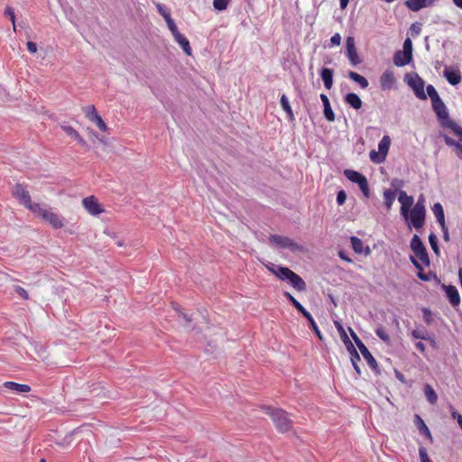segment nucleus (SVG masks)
Instances as JSON below:
<instances>
[{"instance_id": "nucleus-1", "label": "nucleus", "mask_w": 462, "mask_h": 462, "mask_svg": "<svg viewBox=\"0 0 462 462\" xmlns=\"http://www.w3.org/2000/svg\"><path fill=\"white\" fill-rule=\"evenodd\" d=\"M411 249L415 256H411L410 260L418 270V277L424 282L430 281V276L423 272V268L429 266L430 263V257L423 242L418 235L412 236L411 240Z\"/></svg>"}, {"instance_id": "nucleus-2", "label": "nucleus", "mask_w": 462, "mask_h": 462, "mask_svg": "<svg viewBox=\"0 0 462 462\" xmlns=\"http://www.w3.org/2000/svg\"><path fill=\"white\" fill-rule=\"evenodd\" d=\"M267 269L280 280L288 281L298 291L306 290V282L303 279L288 267L272 265L268 266Z\"/></svg>"}, {"instance_id": "nucleus-3", "label": "nucleus", "mask_w": 462, "mask_h": 462, "mask_svg": "<svg viewBox=\"0 0 462 462\" xmlns=\"http://www.w3.org/2000/svg\"><path fill=\"white\" fill-rule=\"evenodd\" d=\"M264 411L273 420L278 431L285 433L292 427V420L289 418L287 411L282 409L265 407Z\"/></svg>"}, {"instance_id": "nucleus-4", "label": "nucleus", "mask_w": 462, "mask_h": 462, "mask_svg": "<svg viewBox=\"0 0 462 462\" xmlns=\"http://www.w3.org/2000/svg\"><path fill=\"white\" fill-rule=\"evenodd\" d=\"M12 196L26 209L32 213L40 205V203H33L32 201V197L27 189V186L23 183H16L14 185L12 188Z\"/></svg>"}, {"instance_id": "nucleus-5", "label": "nucleus", "mask_w": 462, "mask_h": 462, "mask_svg": "<svg viewBox=\"0 0 462 462\" xmlns=\"http://www.w3.org/2000/svg\"><path fill=\"white\" fill-rule=\"evenodd\" d=\"M33 213L41 217L44 222L49 224L54 229H60L64 226V218L60 214L53 212L50 208L42 207L41 204Z\"/></svg>"}, {"instance_id": "nucleus-6", "label": "nucleus", "mask_w": 462, "mask_h": 462, "mask_svg": "<svg viewBox=\"0 0 462 462\" xmlns=\"http://www.w3.org/2000/svg\"><path fill=\"white\" fill-rule=\"evenodd\" d=\"M425 199L420 195L416 204L411 208V226L415 229L421 228L425 224L426 208Z\"/></svg>"}, {"instance_id": "nucleus-7", "label": "nucleus", "mask_w": 462, "mask_h": 462, "mask_svg": "<svg viewBox=\"0 0 462 462\" xmlns=\"http://www.w3.org/2000/svg\"><path fill=\"white\" fill-rule=\"evenodd\" d=\"M391 145V138L384 135L378 144V152L372 150L369 153L370 160L374 163H381L385 161Z\"/></svg>"}, {"instance_id": "nucleus-8", "label": "nucleus", "mask_w": 462, "mask_h": 462, "mask_svg": "<svg viewBox=\"0 0 462 462\" xmlns=\"http://www.w3.org/2000/svg\"><path fill=\"white\" fill-rule=\"evenodd\" d=\"M344 175L352 182L356 183L365 197L368 198L370 189L367 179L362 173L354 170H346Z\"/></svg>"}, {"instance_id": "nucleus-9", "label": "nucleus", "mask_w": 462, "mask_h": 462, "mask_svg": "<svg viewBox=\"0 0 462 462\" xmlns=\"http://www.w3.org/2000/svg\"><path fill=\"white\" fill-rule=\"evenodd\" d=\"M398 200L401 203V215L403 219L411 226V207L413 206V197L408 196L404 190L399 193Z\"/></svg>"}, {"instance_id": "nucleus-10", "label": "nucleus", "mask_w": 462, "mask_h": 462, "mask_svg": "<svg viewBox=\"0 0 462 462\" xmlns=\"http://www.w3.org/2000/svg\"><path fill=\"white\" fill-rule=\"evenodd\" d=\"M269 239L271 244L277 246L278 248H288L293 253L302 251V247L300 245L287 236L273 235Z\"/></svg>"}, {"instance_id": "nucleus-11", "label": "nucleus", "mask_w": 462, "mask_h": 462, "mask_svg": "<svg viewBox=\"0 0 462 462\" xmlns=\"http://www.w3.org/2000/svg\"><path fill=\"white\" fill-rule=\"evenodd\" d=\"M82 206L91 216L100 215L105 211L104 207L98 202V199L91 195L82 199Z\"/></svg>"}, {"instance_id": "nucleus-12", "label": "nucleus", "mask_w": 462, "mask_h": 462, "mask_svg": "<svg viewBox=\"0 0 462 462\" xmlns=\"http://www.w3.org/2000/svg\"><path fill=\"white\" fill-rule=\"evenodd\" d=\"M346 55L348 58L350 64L352 66H356L361 63V59L358 56L356 48V41L352 36H348L346 39Z\"/></svg>"}, {"instance_id": "nucleus-13", "label": "nucleus", "mask_w": 462, "mask_h": 462, "mask_svg": "<svg viewBox=\"0 0 462 462\" xmlns=\"http://www.w3.org/2000/svg\"><path fill=\"white\" fill-rule=\"evenodd\" d=\"M431 104L432 108L442 125H444V122H448V120H450L448 117L447 106L442 101V99L432 102Z\"/></svg>"}, {"instance_id": "nucleus-14", "label": "nucleus", "mask_w": 462, "mask_h": 462, "mask_svg": "<svg viewBox=\"0 0 462 462\" xmlns=\"http://www.w3.org/2000/svg\"><path fill=\"white\" fill-rule=\"evenodd\" d=\"M409 86L413 89L416 97L420 99L425 100L427 96L424 92V81L419 76L411 79L408 81Z\"/></svg>"}, {"instance_id": "nucleus-15", "label": "nucleus", "mask_w": 462, "mask_h": 462, "mask_svg": "<svg viewBox=\"0 0 462 462\" xmlns=\"http://www.w3.org/2000/svg\"><path fill=\"white\" fill-rule=\"evenodd\" d=\"M443 75L452 86L459 84L462 79L461 72L458 68L446 67Z\"/></svg>"}, {"instance_id": "nucleus-16", "label": "nucleus", "mask_w": 462, "mask_h": 462, "mask_svg": "<svg viewBox=\"0 0 462 462\" xmlns=\"http://www.w3.org/2000/svg\"><path fill=\"white\" fill-rule=\"evenodd\" d=\"M439 0H406V7L412 12H418L422 8L433 5Z\"/></svg>"}, {"instance_id": "nucleus-17", "label": "nucleus", "mask_w": 462, "mask_h": 462, "mask_svg": "<svg viewBox=\"0 0 462 462\" xmlns=\"http://www.w3.org/2000/svg\"><path fill=\"white\" fill-rule=\"evenodd\" d=\"M395 83L393 72L390 69L385 70L380 77V85L383 90L391 89Z\"/></svg>"}, {"instance_id": "nucleus-18", "label": "nucleus", "mask_w": 462, "mask_h": 462, "mask_svg": "<svg viewBox=\"0 0 462 462\" xmlns=\"http://www.w3.org/2000/svg\"><path fill=\"white\" fill-rule=\"evenodd\" d=\"M412 60V54L407 51H398L394 53L393 63L397 67H403L409 64Z\"/></svg>"}, {"instance_id": "nucleus-19", "label": "nucleus", "mask_w": 462, "mask_h": 462, "mask_svg": "<svg viewBox=\"0 0 462 462\" xmlns=\"http://www.w3.org/2000/svg\"><path fill=\"white\" fill-rule=\"evenodd\" d=\"M445 291L450 304L454 307L458 306L460 303V296L457 288L453 285H448L445 287Z\"/></svg>"}, {"instance_id": "nucleus-20", "label": "nucleus", "mask_w": 462, "mask_h": 462, "mask_svg": "<svg viewBox=\"0 0 462 462\" xmlns=\"http://www.w3.org/2000/svg\"><path fill=\"white\" fill-rule=\"evenodd\" d=\"M363 357L367 362V365L377 374L379 373L378 364L373 355L370 353L368 348L365 346V348H361L360 350Z\"/></svg>"}, {"instance_id": "nucleus-21", "label": "nucleus", "mask_w": 462, "mask_h": 462, "mask_svg": "<svg viewBox=\"0 0 462 462\" xmlns=\"http://www.w3.org/2000/svg\"><path fill=\"white\" fill-rule=\"evenodd\" d=\"M415 423L420 434L424 435L430 442L433 441L430 430L425 424L424 420L419 416L415 415Z\"/></svg>"}, {"instance_id": "nucleus-22", "label": "nucleus", "mask_w": 462, "mask_h": 462, "mask_svg": "<svg viewBox=\"0 0 462 462\" xmlns=\"http://www.w3.org/2000/svg\"><path fill=\"white\" fill-rule=\"evenodd\" d=\"M320 77L323 80L325 88L329 90L333 86V70L328 68H323L320 70Z\"/></svg>"}, {"instance_id": "nucleus-23", "label": "nucleus", "mask_w": 462, "mask_h": 462, "mask_svg": "<svg viewBox=\"0 0 462 462\" xmlns=\"http://www.w3.org/2000/svg\"><path fill=\"white\" fill-rule=\"evenodd\" d=\"M4 386L13 392L16 393H28L31 391V387L28 384H22L15 382H5Z\"/></svg>"}, {"instance_id": "nucleus-24", "label": "nucleus", "mask_w": 462, "mask_h": 462, "mask_svg": "<svg viewBox=\"0 0 462 462\" xmlns=\"http://www.w3.org/2000/svg\"><path fill=\"white\" fill-rule=\"evenodd\" d=\"M61 129L70 137L74 138L82 146H87V142L81 137L79 132L70 125H61Z\"/></svg>"}, {"instance_id": "nucleus-25", "label": "nucleus", "mask_w": 462, "mask_h": 462, "mask_svg": "<svg viewBox=\"0 0 462 462\" xmlns=\"http://www.w3.org/2000/svg\"><path fill=\"white\" fill-rule=\"evenodd\" d=\"M345 102L355 109H360L363 105L361 98L355 93L346 94Z\"/></svg>"}, {"instance_id": "nucleus-26", "label": "nucleus", "mask_w": 462, "mask_h": 462, "mask_svg": "<svg viewBox=\"0 0 462 462\" xmlns=\"http://www.w3.org/2000/svg\"><path fill=\"white\" fill-rule=\"evenodd\" d=\"M174 39L180 44V46L182 48L183 51L188 56H190L192 53V49L189 45V40L185 36H183L180 32H179L176 36H174Z\"/></svg>"}, {"instance_id": "nucleus-27", "label": "nucleus", "mask_w": 462, "mask_h": 462, "mask_svg": "<svg viewBox=\"0 0 462 462\" xmlns=\"http://www.w3.org/2000/svg\"><path fill=\"white\" fill-rule=\"evenodd\" d=\"M433 214L437 219V221L439 223L441 227H444L445 223V214L442 205L439 202H437L432 207Z\"/></svg>"}, {"instance_id": "nucleus-28", "label": "nucleus", "mask_w": 462, "mask_h": 462, "mask_svg": "<svg viewBox=\"0 0 462 462\" xmlns=\"http://www.w3.org/2000/svg\"><path fill=\"white\" fill-rule=\"evenodd\" d=\"M283 296L287 298L295 309L304 317L309 316V311L289 291H284Z\"/></svg>"}, {"instance_id": "nucleus-29", "label": "nucleus", "mask_w": 462, "mask_h": 462, "mask_svg": "<svg viewBox=\"0 0 462 462\" xmlns=\"http://www.w3.org/2000/svg\"><path fill=\"white\" fill-rule=\"evenodd\" d=\"M334 325H335L337 332L339 333L341 340L346 346L347 349H350V346H352L353 344L351 343L343 325L337 320L334 321Z\"/></svg>"}, {"instance_id": "nucleus-30", "label": "nucleus", "mask_w": 462, "mask_h": 462, "mask_svg": "<svg viewBox=\"0 0 462 462\" xmlns=\"http://www.w3.org/2000/svg\"><path fill=\"white\" fill-rule=\"evenodd\" d=\"M348 78L357 83L362 88H366L369 85L368 80L355 71L348 72Z\"/></svg>"}, {"instance_id": "nucleus-31", "label": "nucleus", "mask_w": 462, "mask_h": 462, "mask_svg": "<svg viewBox=\"0 0 462 462\" xmlns=\"http://www.w3.org/2000/svg\"><path fill=\"white\" fill-rule=\"evenodd\" d=\"M445 128L450 129L454 134H456L460 141H462V127H460L455 121L448 120V122H444L442 125Z\"/></svg>"}, {"instance_id": "nucleus-32", "label": "nucleus", "mask_w": 462, "mask_h": 462, "mask_svg": "<svg viewBox=\"0 0 462 462\" xmlns=\"http://www.w3.org/2000/svg\"><path fill=\"white\" fill-rule=\"evenodd\" d=\"M348 351L351 354V363L353 365V367L356 370V374L358 375H360L361 370L358 365V362L360 361V356H359L357 351L356 350V348L354 347V346H350V349H348Z\"/></svg>"}, {"instance_id": "nucleus-33", "label": "nucleus", "mask_w": 462, "mask_h": 462, "mask_svg": "<svg viewBox=\"0 0 462 462\" xmlns=\"http://www.w3.org/2000/svg\"><path fill=\"white\" fill-rule=\"evenodd\" d=\"M281 106L282 109L286 112L289 120H294V115L291 106L289 103L287 97L284 94L281 97Z\"/></svg>"}, {"instance_id": "nucleus-34", "label": "nucleus", "mask_w": 462, "mask_h": 462, "mask_svg": "<svg viewBox=\"0 0 462 462\" xmlns=\"http://www.w3.org/2000/svg\"><path fill=\"white\" fill-rule=\"evenodd\" d=\"M424 393L428 402L431 404H435L438 401V395L434 389L430 385L426 384L424 387Z\"/></svg>"}, {"instance_id": "nucleus-35", "label": "nucleus", "mask_w": 462, "mask_h": 462, "mask_svg": "<svg viewBox=\"0 0 462 462\" xmlns=\"http://www.w3.org/2000/svg\"><path fill=\"white\" fill-rule=\"evenodd\" d=\"M82 110H83V112L85 114V116L89 121H94L95 118L99 116V114L97 113V108H96V106L94 105H90V106H85V107H83Z\"/></svg>"}, {"instance_id": "nucleus-36", "label": "nucleus", "mask_w": 462, "mask_h": 462, "mask_svg": "<svg viewBox=\"0 0 462 462\" xmlns=\"http://www.w3.org/2000/svg\"><path fill=\"white\" fill-rule=\"evenodd\" d=\"M383 199L384 204L388 209H390L395 199V192L391 189H386L383 191Z\"/></svg>"}, {"instance_id": "nucleus-37", "label": "nucleus", "mask_w": 462, "mask_h": 462, "mask_svg": "<svg viewBox=\"0 0 462 462\" xmlns=\"http://www.w3.org/2000/svg\"><path fill=\"white\" fill-rule=\"evenodd\" d=\"M309 323H310V328L314 331V333L317 335V337H319V340H322L323 339V336L317 325V323L315 322L313 317L311 316V314L309 312V316L308 317H305Z\"/></svg>"}, {"instance_id": "nucleus-38", "label": "nucleus", "mask_w": 462, "mask_h": 462, "mask_svg": "<svg viewBox=\"0 0 462 462\" xmlns=\"http://www.w3.org/2000/svg\"><path fill=\"white\" fill-rule=\"evenodd\" d=\"M351 244H352L353 250L356 253L361 254L363 252V242H362L361 239H359L356 236H352L351 237Z\"/></svg>"}, {"instance_id": "nucleus-39", "label": "nucleus", "mask_w": 462, "mask_h": 462, "mask_svg": "<svg viewBox=\"0 0 462 462\" xmlns=\"http://www.w3.org/2000/svg\"><path fill=\"white\" fill-rule=\"evenodd\" d=\"M231 0H213V6L217 11L226 10Z\"/></svg>"}, {"instance_id": "nucleus-40", "label": "nucleus", "mask_w": 462, "mask_h": 462, "mask_svg": "<svg viewBox=\"0 0 462 462\" xmlns=\"http://www.w3.org/2000/svg\"><path fill=\"white\" fill-rule=\"evenodd\" d=\"M375 334L383 342L388 343L390 341V337H389L387 331L383 327L377 328L375 329Z\"/></svg>"}, {"instance_id": "nucleus-41", "label": "nucleus", "mask_w": 462, "mask_h": 462, "mask_svg": "<svg viewBox=\"0 0 462 462\" xmlns=\"http://www.w3.org/2000/svg\"><path fill=\"white\" fill-rule=\"evenodd\" d=\"M426 89L429 97H430L431 103L441 99L436 88L432 85H428Z\"/></svg>"}, {"instance_id": "nucleus-42", "label": "nucleus", "mask_w": 462, "mask_h": 462, "mask_svg": "<svg viewBox=\"0 0 462 462\" xmlns=\"http://www.w3.org/2000/svg\"><path fill=\"white\" fill-rule=\"evenodd\" d=\"M324 116L328 122L335 121V115L331 108L330 104L324 105Z\"/></svg>"}, {"instance_id": "nucleus-43", "label": "nucleus", "mask_w": 462, "mask_h": 462, "mask_svg": "<svg viewBox=\"0 0 462 462\" xmlns=\"http://www.w3.org/2000/svg\"><path fill=\"white\" fill-rule=\"evenodd\" d=\"M429 242H430L431 249L434 251V253L439 254V248L438 246V238H437V236L433 233H431L429 236Z\"/></svg>"}, {"instance_id": "nucleus-44", "label": "nucleus", "mask_w": 462, "mask_h": 462, "mask_svg": "<svg viewBox=\"0 0 462 462\" xmlns=\"http://www.w3.org/2000/svg\"><path fill=\"white\" fill-rule=\"evenodd\" d=\"M5 14L7 15L10 18V20H11V22L13 23L14 31H15L16 30L15 14H14V12L13 8L10 7V6H7L5 8Z\"/></svg>"}, {"instance_id": "nucleus-45", "label": "nucleus", "mask_w": 462, "mask_h": 462, "mask_svg": "<svg viewBox=\"0 0 462 462\" xmlns=\"http://www.w3.org/2000/svg\"><path fill=\"white\" fill-rule=\"evenodd\" d=\"M157 10H158L159 14L165 19V21L168 20L169 18H171V14H170L169 10L162 5L158 4Z\"/></svg>"}, {"instance_id": "nucleus-46", "label": "nucleus", "mask_w": 462, "mask_h": 462, "mask_svg": "<svg viewBox=\"0 0 462 462\" xmlns=\"http://www.w3.org/2000/svg\"><path fill=\"white\" fill-rule=\"evenodd\" d=\"M93 123H95L97 125V126L102 131V132H106L107 131V125L104 122V120L102 119V117L100 116V115L95 118L94 121H92Z\"/></svg>"}, {"instance_id": "nucleus-47", "label": "nucleus", "mask_w": 462, "mask_h": 462, "mask_svg": "<svg viewBox=\"0 0 462 462\" xmlns=\"http://www.w3.org/2000/svg\"><path fill=\"white\" fill-rule=\"evenodd\" d=\"M167 25L171 32L172 33L173 37L176 36L180 32L174 23V21L171 18L166 20Z\"/></svg>"}, {"instance_id": "nucleus-48", "label": "nucleus", "mask_w": 462, "mask_h": 462, "mask_svg": "<svg viewBox=\"0 0 462 462\" xmlns=\"http://www.w3.org/2000/svg\"><path fill=\"white\" fill-rule=\"evenodd\" d=\"M419 456L420 462H432L427 453V449L424 447L419 448Z\"/></svg>"}, {"instance_id": "nucleus-49", "label": "nucleus", "mask_w": 462, "mask_h": 462, "mask_svg": "<svg viewBox=\"0 0 462 462\" xmlns=\"http://www.w3.org/2000/svg\"><path fill=\"white\" fill-rule=\"evenodd\" d=\"M349 331L358 349L361 350V348H365V345L362 342V340L358 337V336L354 332V330L351 328H349Z\"/></svg>"}, {"instance_id": "nucleus-50", "label": "nucleus", "mask_w": 462, "mask_h": 462, "mask_svg": "<svg viewBox=\"0 0 462 462\" xmlns=\"http://www.w3.org/2000/svg\"><path fill=\"white\" fill-rule=\"evenodd\" d=\"M349 331L358 349L361 350V348H365V345L362 342V340L358 337V336L354 332V330L351 328H349Z\"/></svg>"}, {"instance_id": "nucleus-51", "label": "nucleus", "mask_w": 462, "mask_h": 462, "mask_svg": "<svg viewBox=\"0 0 462 462\" xmlns=\"http://www.w3.org/2000/svg\"><path fill=\"white\" fill-rule=\"evenodd\" d=\"M411 336L414 337V338H420V339H423V340H428L430 339V335L429 334H424L419 330H413L411 332Z\"/></svg>"}, {"instance_id": "nucleus-52", "label": "nucleus", "mask_w": 462, "mask_h": 462, "mask_svg": "<svg viewBox=\"0 0 462 462\" xmlns=\"http://www.w3.org/2000/svg\"><path fill=\"white\" fill-rule=\"evenodd\" d=\"M402 51H407L408 53L412 54V42L410 38H407L404 41Z\"/></svg>"}, {"instance_id": "nucleus-53", "label": "nucleus", "mask_w": 462, "mask_h": 462, "mask_svg": "<svg viewBox=\"0 0 462 462\" xmlns=\"http://www.w3.org/2000/svg\"><path fill=\"white\" fill-rule=\"evenodd\" d=\"M346 194L344 190H339L337 194V202L338 205H343L346 202Z\"/></svg>"}, {"instance_id": "nucleus-54", "label": "nucleus", "mask_w": 462, "mask_h": 462, "mask_svg": "<svg viewBox=\"0 0 462 462\" xmlns=\"http://www.w3.org/2000/svg\"><path fill=\"white\" fill-rule=\"evenodd\" d=\"M15 291L24 300H28L29 299V294L28 292L26 291L25 289H23V287L21 286H16L15 287Z\"/></svg>"}, {"instance_id": "nucleus-55", "label": "nucleus", "mask_w": 462, "mask_h": 462, "mask_svg": "<svg viewBox=\"0 0 462 462\" xmlns=\"http://www.w3.org/2000/svg\"><path fill=\"white\" fill-rule=\"evenodd\" d=\"M330 42L332 43V45H335V46H339L340 43H341V36L339 33H335L331 38H330Z\"/></svg>"}, {"instance_id": "nucleus-56", "label": "nucleus", "mask_w": 462, "mask_h": 462, "mask_svg": "<svg viewBox=\"0 0 462 462\" xmlns=\"http://www.w3.org/2000/svg\"><path fill=\"white\" fill-rule=\"evenodd\" d=\"M26 46H27V50L31 53H36V51H37V44L35 42H27Z\"/></svg>"}, {"instance_id": "nucleus-57", "label": "nucleus", "mask_w": 462, "mask_h": 462, "mask_svg": "<svg viewBox=\"0 0 462 462\" xmlns=\"http://www.w3.org/2000/svg\"><path fill=\"white\" fill-rule=\"evenodd\" d=\"M411 35L412 36L419 35L420 32V24L413 23L411 26Z\"/></svg>"}, {"instance_id": "nucleus-58", "label": "nucleus", "mask_w": 462, "mask_h": 462, "mask_svg": "<svg viewBox=\"0 0 462 462\" xmlns=\"http://www.w3.org/2000/svg\"><path fill=\"white\" fill-rule=\"evenodd\" d=\"M452 417L454 419H457V423H458L459 427L462 430V415L457 413V411H452Z\"/></svg>"}, {"instance_id": "nucleus-59", "label": "nucleus", "mask_w": 462, "mask_h": 462, "mask_svg": "<svg viewBox=\"0 0 462 462\" xmlns=\"http://www.w3.org/2000/svg\"><path fill=\"white\" fill-rule=\"evenodd\" d=\"M445 143L448 146H453V147H456L457 145V143H458L457 142H456L455 140H453L452 138L448 137V136L445 137Z\"/></svg>"}, {"instance_id": "nucleus-60", "label": "nucleus", "mask_w": 462, "mask_h": 462, "mask_svg": "<svg viewBox=\"0 0 462 462\" xmlns=\"http://www.w3.org/2000/svg\"><path fill=\"white\" fill-rule=\"evenodd\" d=\"M442 231H443V238L445 241H448L449 240V235H448V227L446 226V224H444V227H441Z\"/></svg>"}, {"instance_id": "nucleus-61", "label": "nucleus", "mask_w": 462, "mask_h": 462, "mask_svg": "<svg viewBox=\"0 0 462 462\" xmlns=\"http://www.w3.org/2000/svg\"><path fill=\"white\" fill-rule=\"evenodd\" d=\"M456 149V152H457V155L462 159V144L461 143H457V145L455 147Z\"/></svg>"}, {"instance_id": "nucleus-62", "label": "nucleus", "mask_w": 462, "mask_h": 462, "mask_svg": "<svg viewBox=\"0 0 462 462\" xmlns=\"http://www.w3.org/2000/svg\"><path fill=\"white\" fill-rule=\"evenodd\" d=\"M415 346L416 348L421 352V353H424L425 352V345L422 343V342H417L415 344Z\"/></svg>"}, {"instance_id": "nucleus-63", "label": "nucleus", "mask_w": 462, "mask_h": 462, "mask_svg": "<svg viewBox=\"0 0 462 462\" xmlns=\"http://www.w3.org/2000/svg\"><path fill=\"white\" fill-rule=\"evenodd\" d=\"M320 99H321V101L323 103V106L326 105V104H330L328 96L325 95V94H321L320 95Z\"/></svg>"}, {"instance_id": "nucleus-64", "label": "nucleus", "mask_w": 462, "mask_h": 462, "mask_svg": "<svg viewBox=\"0 0 462 462\" xmlns=\"http://www.w3.org/2000/svg\"><path fill=\"white\" fill-rule=\"evenodd\" d=\"M349 4V0H339V5L341 9H346Z\"/></svg>"}]
</instances>
